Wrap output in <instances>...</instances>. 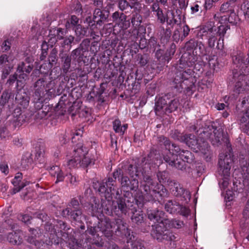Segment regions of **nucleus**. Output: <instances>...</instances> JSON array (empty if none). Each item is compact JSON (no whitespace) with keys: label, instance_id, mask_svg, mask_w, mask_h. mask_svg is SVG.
I'll list each match as a JSON object with an SVG mask.
<instances>
[{"label":"nucleus","instance_id":"obj_36","mask_svg":"<svg viewBox=\"0 0 249 249\" xmlns=\"http://www.w3.org/2000/svg\"><path fill=\"white\" fill-rule=\"evenodd\" d=\"M186 74L187 73L185 71L178 74L175 78L174 82L175 83L180 84L183 82L184 80L187 79V78L185 77Z\"/></svg>","mask_w":249,"mask_h":249},{"label":"nucleus","instance_id":"obj_17","mask_svg":"<svg viewBox=\"0 0 249 249\" xmlns=\"http://www.w3.org/2000/svg\"><path fill=\"white\" fill-rule=\"evenodd\" d=\"M77 148H82L83 153H85L83 155H82V154L78 155V157H81V162L80 163V166L87 167L91 164L93 161V160L89 157L87 149L86 147H83L81 144H78Z\"/></svg>","mask_w":249,"mask_h":249},{"label":"nucleus","instance_id":"obj_40","mask_svg":"<svg viewBox=\"0 0 249 249\" xmlns=\"http://www.w3.org/2000/svg\"><path fill=\"white\" fill-rule=\"evenodd\" d=\"M121 123L119 120H115L113 123V127L116 133L120 134L121 130Z\"/></svg>","mask_w":249,"mask_h":249},{"label":"nucleus","instance_id":"obj_60","mask_svg":"<svg viewBox=\"0 0 249 249\" xmlns=\"http://www.w3.org/2000/svg\"><path fill=\"white\" fill-rule=\"evenodd\" d=\"M78 22L79 19L77 17H76L75 16H72L71 17V18L70 19V22L72 25L76 27L77 25H79L78 24Z\"/></svg>","mask_w":249,"mask_h":249},{"label":"nucleus","instance_id":"obj_59","mask_svg":"<svg viewBox=\"0 0 249 249\" xmlns=\"http://www.w3.org/2000/svg\"><path fill=\"white\" fill-rule=\"evenodd\" d=\"M215 2L213 0H205L204 8L206 10H209L213 6V3Z\"/></svg>","mask_w":249,"mask_h":249},{"label":"nucleus","instance_id":"obj_51","mask_svg":"<svg viewBox=\"0 0 249 249\" xmlns=\"http://www.w3.org/2000/svg\"><path fill=\"white\" fill-rule=\"evenodd\" d=\"M45 154V151L43 148L39 147L36 150V157L37 159L43 158Z\"/></svg>","mask_w":249,"mask_h":249},{"label":"nucleus","instance_id":"obj_35","mask_svg":"<svg viewBox=\"0 0 249 249\" xmlns=\"http://www.w3.org/2000/svg\"><path fill=\"white\" fill-rule=\"evenodd\" d=\"M75 32L77 36L82 37L86 35L87 29L85 28H82L80 25H78L76 27Z\"/></svg>","mask_w":249,"mask_h":249},{"label":"nucleus","instance_id":"obj_63","mask_svg":"<svg viewBox=\"0 0 249 249\" xmlns=\"http://www.w3.org/2000/svg\"><path fill=\"white\" fill-rule=\"evenodd\" d=\"M183 225V223L181 221L178 220H174L172 221V225L175 228H179Z\"/></svg>","mask_w":249,"mask_h":249},{"label":"nucleus","instance_id":"obj_32","mask_svg":"<svg viewBox=\"0 0 249 249\" xmlns=\"http://www.w3.org/2000/svg\"><path fill=\"white\" fill-rule=\"evenodd\" d=\"M239 19V17L235 13L234 10L230 12V14L228 18V21L229 23L233 25H236L238 23Z\"/></svg>","mask_w":249,"mask_h":249},{"label":"nucleus","instance_id":"obj_37","mask_svg":"<svg viewBox=\"0 0 249 249\" xmlns=\"http://www.w3.org/2000/svg\"><path fill=\"white\" fill-rule=\"evenodd\" d=\"M89 44L90 40L89 39H85L80 44L79 49L83 52H86L88 50Z\"/></svg>","mask_w":249,"mask_h":249},{"label":"nucleus","instance_id":"obj_49","mask_svg":"<svg viewBox=\"0 0 249 249\" xmlns=\"http://www.w3.org/2000/svg\"><path fill=\"white\" fill-rule=\"evenodd\" d=\"M241 9L243 11L245 15L249 14V2L245 1L241 6Z\"/></svg>","mask_w":249,"mask_h":249},{"label":"nucleus","instance_id":"obj_12","mask_svg":"<svg viewBox=\"0 0 249 249\" xmlns=\"http://www.w3.org/2000/svg\"><path fill=\"white\" fill-rule=\"evenodd\" d=\"M202 33V36L208 35V46L210 48L214 47L215 41L217 39L216 35L217 33L215 28L212 27L211 25L210 26H205L200 31Z\"/></svg>","mask_w":249,"mask_h":249},{"label":"nucleus","instance_id":"obj_57","mask_svg":"<svg viewBox=\"0 0 249 249\" xmlns=\"http://www.w3.org/2000/svg\"><path fill=\"white\" fill-rule=\"evenodd\" d=\"M0 170L2 173L6 175L9 172L8 166L5 163H1L0 164Z\"/></svg>","mask_w":249,"mask_h":249},{"label":"nucleus","instance_id":"obj_25","mask_svg":"<svg viewBox=\"0 0 249 249\" xmlns=\"http://www.w3.org/2000/svg\"><path fill=\"white\" fill-rule=\"evenodd\" d=\"M142 18L139 14H136L134 15L131 19V23L135 28L139 26L142 22ZM132 34L135 37H137L139 35V31L135 28L132 31Z\"/></svg>","mask_w":249,"mask_h":249},{"label":"nucleus","instance_id":"obj_48","mask_svg":"<svg viewBox=\"0 0 249 249\" xmlns=\"http://www.w3.org/2000/svg\"><path fill=\"white\" fill-rule=\"evenodd\" d=\"M249 119V107L247 109L246 112L242 117L240 121L242 123L246 122ZM246 127L249 128V121L247 124L246 125Z\"/></svg>","mask_w":249,"mask_h":249},{"label":"nucleus","instance_id":"obj_15","mask_svg":"<svg viewBox=\"0 0 249 249\" xmlns=\"http://www.w3.org/2000/svg\"><path fill=\"white\" fill-rule=\"evenodd\" d=\"M40 236L41 235L39 230L34 229L31 231V235L28 238L27 240L30 244L35 245L38 249H42L44 243L39 240Z\"/></svg>","mask_w":249,"mask_h":249},{"label":"nucleus","instance_id":"obj_21","mask_svg":"<svg viewBox=\"0 0 249 249\" xmlns=\"http://www.w3.org/2000/svg\"><path fill=\"white\" fill-rule=\"evenodd\" d=\"M107 17L108 15L104 14L99 8L94 10L93 19L94 21L96 22L97 24L101 25L102 23L107 19Z\"/></svg>","mask_w":249,"mask_h":249},{"label":"nucleus","instance_id":"obj_53","mask_svg":"<svg viewBox=\"0 0 249 249\" xmlns=\"http://www.w3.org/2000/svg\"><path fill=\"white\" fill-rule=\"evenodd\" d=\"M2 225L4 228H11L14 229L15 228V226L14 224H12V220L8 219L4 221V223H2Z\"/></svg>","mask_w":249,"mask_h":249},{"label":"nucleus","instance_id":"obj_44","mask_svg":"<svg viewBox=\"0 0 249 249\" xmlns=\"http://www.w3.org/2000/svg\"><path fill=\"white\" fill-rule=\"evenodd\" d=\"M131 4L126 0H120L119 2V7L122 11H124L128 7H130Z\"/></svg>","mask_w":249,"mask_h":249},{"label":"nucleus","instance_id":"obj_16","mask_svg":"<svg viewBox=\"0 0 249 249\" xmlns=\"http://www.w3.org/2000/svg\"><path fill=\"white\" fill-rule=\"evenodd\" d=\"M15 100L18 105L26 108L28 106L30 98L25 92L19 90L16 94Z\"/></svg>","mask_w":249,"mask_h":249},{"label":"nucleus","instance_id":"obj_41","mask_svg":"<svg viewBox=\"0 0 249 249\" xmlns=\"http://www.w3.org/2000/svg\"><path fill=\"white\" fill-rule=\"evenodd\" d=\"M132 220L136 223H141L143 221V216L140 213H134L131 217Z\"/></svg>","mask_w":249,"mask_h":249},{"label":"nucleus","instance_id":"obj_6","mask_svg":"<svg viewBox=\"0 0 249 249\" xmlns=\"http://www.w3.org/2000/svg\"><path fill=\"white\" fill-rule=\"evenodd\" d=\"M166 96L159 98L155 104V111L158 112L171 113L176 110L179 105V100L174 99L167 101Z\"/></svg>","mask_w":249,"mask_h":249},{"label":"nucleus","instance_id":"obj_8","mask_svg":"<svg viewBox=\"0 0 249 249\" xmlns=\"http://www.w3.org/2000/svg\"><path fill=\"white\" fill-rule=\"evenodd\" d=\"M191 153L188 150H182L180 153H179L178 156L182 161H178L177 159L176 160L168 159L166 157H164V160L172 166L175 167L178 169H182L184 168V165L183 164V162H189L191 157Z\"/></svg>","mask_w":249,"mask_h":249},{"label":"nucleus","instance_id":"obj_29","mask_svg":"<svg viewBox=\"0 0 249 249\" xmlns=\"http://www.w3.org/2000/svg\"><path fill=\"white\" fill-rule=\"evenodd\" d=\"M233 5L234 4L229 0L228 1L224 2L221 5L220 10L222 13L231 12L232 10H234Z\"/></svg>","mask_w":249,"mask_h":249},{"label":"nucleus","instance_id":"obj_43","mask_svg":"<svg viewBox=\"0 0 249 249\" xmlns=\"http://www.w3.org/2000/svg\"><path fill=\"white\" fill-rule=\"evenodd\" d=\"M139 0H131V9H134L135 10L140 11L142 9V4L138 1Z\"/></svg>","mask_w":249,"mask_h":249},{"label":"nucleus","instance_id":"obj_13","mask_svg":"<svg viewBox=\"0 0 249 249\" xmlns=\"http://www.w3.org/2000/svg\"><path fill=\"white\" fill-rule=\"evenodd\" d=\"M120 182L121 187L124 189H130L131 190L136 191L139 187V181L137 178L132 179L130 181L127 177L123 175H122Z\"/></svg>","mask_w":249,"mask_h":249},{"label":"nucleus","instance_id":"obj_34","mask_svg":"<svg viewBox=\"0 0 249 249\" xmlns=\"http://www.w3.org/2000/svg\"><path fill=\"white\" fill-rule=\"evenodd\" d=\"M156 14L158 20L160 23L164 24L167 19V15L163 14L162 9L159 11H157Z\"/></svg>","mask_w":249,"mask_h":249},{"label":"nucleus","instance_id":"obj_61","mask_svg":"<svg viewBox=\"0 0 249 249\" xmlns=\"http://www.w3.org/2000/svg\"><path fill=\"white\" fill-rule=\"evenodd\" d=\"M10 42L8 40H5L2 43L1 47L3 51H7L10 48Z\"/></svg>","mask_w":249,"mask_h":249},{"label":"nucleus","instance_id":"obj_30","mask_svg":"<svg viewBox=\"0 0 249 249\" xmlns=\"http://www.w3.org/2000/svg\"><path fill=\"white\" fill-rule=\"evenodd\" d=\"M66 217H67V216ZM68 217L78 222L81 221V218L82 217V212L79 209L72 210L71 213H70L69 215L68 216Z\"/></svg>","mask_w":249,"mask_h":249},{"label":"nucleus","instance_id":"obj_47","mask_svg":"<svg viewBox=\"0 0 249 249\" xmlns=\"http://www.w3.org/2000/svg\"><path fill=\"white\" fill-rule=\"evenodd\" d=\"M190 28L187 25H185L182 27V34L180 36V39L183 40L189 34Z\"/></svg>","mask_w":249,"mask_h":249},{"label":"nucleus","instance_id":"obj_2","mask_svg":"<svg viewBox=\"0 0 249 249\" xmlns=\"http://www.w3.org/2000/svg\"><path fill=\"white\" fill-rule=\"evenodd\" d=\"M164 213L158 210H149L147 212L148 218L159 223L155 226L152 232L153 237L159 241L164 240H173L174 235L167 230L164 224H167L169 220L164 217Z\"/></svg>","mask_w":249,"mask_h":249},{"label":"nucleus","instance_id":"obj_22","mask_svg":"<svg viewBox=\"0 0 249 249\" xmlns=\"http://www.w3.org/2000/svg\"><path fill=\"white\" fill-rule=\"evenodd\" d=\"M116 230L120 232L122 235L125 236L130 235L129 231L126 226V223L121 219H117L115 220Z\"/></svg>","mask_w":249,"mask_h":249},{"label":"nucleus","instance_id":"obj_56","mask_svg":"<svg viewBox=\"0 0 249 249\" xmlns=\"http://www.w3.org/2000/svg\"><path fill=\"white\" fill-rule=\"evenodd\" d=\"M51 32H53V35L56 36L57 39L60 40L62 39V36H60V33H63L62 29L61 28H58L57 29H53L51 30Z\"/></svg>","mask_w":249,"mask_h":249},{"label":"nucleus","instance_id":"obj_42","mask_svg":"<svg viewBox=\"0 0 249 249\" xmlns=\"http://www.w3.org/2000/svg\"><path fill=\"white\" fill-rule=\"evenodd\" d=\"M67 177V181L69 182L72 185H76L77 180V178L75 176H72L71 174H66Z\"/></svg>","mask_w":249,"mask_h":249},{"label":"nucleus","instance_id":"obj_1","mask_svg":"<svg viewBox=\"0 0 249 249\" xmlns=\"http://www.w3.org/2000/svg\"><path fill=\"white\" fill-rule=\"evenodd\" d=\"M143 182L142 186L145 194L138 191L135 195V200L138 205L143 204L156 198L159 199L158 196L161 199L167 196V191L163 186L159 184L156 181H153L151 176L146 173H142Z\"/></svg>","mask_w":249,"mask_h":249},{"label":"nucleus","instance_id":"obj_27","mask_svg":"<svg viewBox=\"0 0 249 249\" xmlns=\"http://www.w3.org/2000/svg\"><path fill=\"white\" fill-rule=\"evenodd\" d=\"M45 228L51 235L50 238H52V239L54 238V235L58 237L61 234V233H59V230L57 231L56 228H55V226L51 223H47L45 225Z\"/></svg>","mask_w":249,"mask_h":249},{"label":"nucleus","instance_id":"obj_18","mask_svg":"<svg viewBox=\"0 0 249 249\" xmlns=\"http://www.w3.org/2000/svg\"><path fill=\"white\" fill-rule=\"evenodd\" d=\"M7 239L12 244L19 245L22 242V233L20 231H14L9 233Z\"/></svg>","mask_w":249,"mask_h":249},{"label":"nucleus","instance_id":"obj_3","mask_svg":"<svg viewBox=\"0 0 249 249\" xmlns=\"http://www.w3.org/2000/svg\"><path fill=\"white\" fill-rule=\"evenodd\" d=\"M198 139L191 134H185L180 137V140L184 142L195 152H201L206 154L209 151V145L206 140L210 137V133L203 130L200 132Z\"/></svg>","mask_w":249,"mask_h":249},{"label":"nucleus","instance_id":"obj_11","mask_svg":"<svg viewBox=\"0 0 249 249\" xmlns=\"http://www.w3.org/2000/svg\"><path fill=\"white\" fill-rule=\"evenodd\" d=\"M248 78V76L247 75L240 73V75L238 76V81L235 85L233 90L234 94L236 96L242 93L244 91L249 90V85L247 82Z\"/></svg>","mask_w":249,"mask_h":249},{"label":"nucleus","instance_id":"obj_23","mask_svg":"<svg viewBox=\"0 0 249 249\" xmlns=\"http://www.w3.org/2000/svg\"><path fill=\"white\" fill-rule=\"evenodd\" d=\"M172 187L171 188L172 193L175 196H181L184 194H188V192L184 190L180 184L174 182L172 183Z\"/></svg>","mask_w":249,"mask_h":249},{"label":"nucleus","instance_id":"obj_55","mask_svg":"<svg viewBox=\"0 0 249 249\" xmlns=\"http://www.w3.org/2000/svg\"><path fill=\"white\" fill-rule=\"evenodd\" d=\"M200 9V6L198 4V2L197 1L194 3L193 5L191 6V10L192 14H195L198 12Z\"/></svg>","mask_w":249,"mask_h":249},{"label":"nucleus","instance_id":"obj_5","mask_svg":"<svg viewBox=\"0 0 249 249\" xmlns=\"http://www.w3.org/2000/svg\"><path fill=\"white\" fill-rule=\"evenodd\" d=\"M52 84L51 82L47 81L46 78L38 79L34 85L35 99L39 102L50 99L53 94Z\"/></svg>","mask_w":249,"mask_h":249},{"label":"nucleus","instance_id":"obj_50","mask_svg":"<svg viewBox=\"0 0 249 249\" xmlns=\"http://www.w3.org/2000/svg\"><path fill=\"white\" fill-rule=\"evenodd\" d=\"M56 54L57 51L55 50H53L49 56V61L50 63L53 64V63L56 62Z\"/></svg>","mask_w":249,"mask_h":249},{"label":"nucleus","instance_id":"obj_46","mask_svg":"<svg viewBox=\"0 0 249 249\" xmlns=\"http://www.w3.org/2000/svg\"><path fill=\"white\" fill-rule=\"evenodd\" d=\"M18 218L19 220H21L24 223L28 224L30 223V220L31 219V216H29L28 214H20L18 215Z\"/></svg>","mask_w":249,"mask_h":249},{"label":"nucleus","instance_id":"obj_7","mask_svg":"<svg viewBox=\"0 0 249 249\" xmlns=\"http://www.w3.org/2000/svg\"><path fill=\"white\" fill-rule=\"evenodd\" d=\"M115 180L112 178H108L106 182L100 184L98 191L108 201L112 198V196L120 195V191L115 188Z\"/></svg>","mask_w":249,"mask_h":249},{"label":"nucleus","instance_id":"obj_45","mask_svg":"<svg viewBox=\"0 0 249 249\" xmlns=\"http://www.w3.org/2000/svg\"><path fill=\"white\" fill-rule=\"evenodd\" d=\"M130 243V245L132 247L131 249H142V247L140 245V243L138 241H134V242H129L128 241H127V247H129V243ZM123 249H130L129 248L127 249L126 248H124Z\"/></svg>","mask_w":249,"mask_h":249},{"label":"nucleus","instance_id":"obj_62","mask_svg":"<svg viewBox=\"0 0 249 249\" xmlns=\"http://www.w3.org/2000/svg\"><path fill=\"white\" fill-rule=\"evenodd\" d=\"M158 3L159 2H154L152 5L151 9L153 12L156 13L157 11H159L160 10H161V9L160 8V6Z\"/></svg>","mask_w":249,"mask_h":249},{"label":"nucleus","instance_id":"obj_31","mask_svg":"<svg viewBox=\"0 0 249 249\" xmlns=\"http://www.w3.org/2000/svg\"><path fill=\"white\" fill-rule=\"evenodd\" d=\"M127 174L132 179L136 178L139 176L138 168L132 165H130L127 170Z\"/></svg>","mask_w":249,"mask_h":249},{"label":"nucleus","instance_id":"obj_28","mask_svg":"<svg viewBox=\"0 0 249 249\" xmlns=\"http://www.w3.org/2000/svg\"><path fill=\"white\" fill-rule=\"evenodd\" d=\"M62 60L63 62L62 69L63 72L66 73L69 71L71 67V56H69V55L65 54L64 56L62 57Z\"/></svg>","mask_w":249,"mask_h":249},{"label":"nucleus","instance_id":"obj_9","mask_svg":"<svg viewBox=\"0 0 249 249\" xmlns=\"http://www.w3.org/2000/svg\"><path fill=\"white\" fill-rule=\"evenodd\" d=\"M165 210L170 213H179L183 215H186L189 213L188 209L180 205L176 200H169L165 204Z\"/></svg>","mask_w":249,"mask_h":249},{"label":"nucleus","instance_id":"obj_64","mask_svg":"<svg viewBox=\"0 0 249 249\" xmlns=\"http://www.w3.org/2000/svg\"><path fill=\"white\" fill-rule=\"evenodd\" d=\"M160 141L161 142H163L165 146L170 145V142H169V140L167 138H166L164 136H161L160 137Z\"/></svg>","mask_w":249,"mask_h":249},{"label":"nucleus","instance_id":"obj_58","mask_svg":"<svg viewBox=\"0 0 249 249\" xmlns=\"http://www.w3.org/2000/svg\"><path fill=\"white\" fill-rule=\"evenodd\" d=\"M80 51L81 50L79 49V48H77L71 52V54L70 56H71V59H75L80 54Z\"/></svg>","mask_w":249,"mask_h":249},{"label":"nucleus","instance_id":"obj_26","mask_svg":"<svg viewBox=\"0 0 249 249\" xmlns=\"http://www.w3.org/2000/svg\"><path fill=\"white\" fill-rule=\"evenodd\" d=\"M77 209H79L78 201L76 199H72L71 201L70 207L62 211V214L63 216L66 217L67 216L69 215L70 213H71L72 210Z\"/></svg>","mask_w":249,"mask_h":249},{"label":"nucleus","instance_id":"obj_24","mask_svg":"<svg viewBox=\"0 0 249 249\" xmlns=\"http://www.w3.org/2000/svg\"><path fill=\"white\" fill-rule=\"evenodd\" d=\"M112 207L115 212L120 211L122 213H126V205L123 199H120L116 201H113Z\"/></svg>","mask_w":249,"mask_h":249},{"label":"nucleus","instance_id":"obj_52","mask_svg":"<svg viewBox=\"0 0 249 249\" xmlns=\"http://www.w3.org/2000/svg\"><path fill=\"white\" fill-rule=\"evenodd\" d=\"M74 39V37L72 36H66L64 40L63 44L65 45H71V44L73 42Z\"/></svg>","mask_w":249,"mask_h":249},{"label":"nucleus","instance_id":"obj_54","mask_svg":"<svg viewBox=\"0 0 249 249\" xmlns=\"http://www.w3.org/2000/svg\"><path fill=\"white\" fill-rule=\"evenodd\" d=\"M243 215L246 220L249 219V202L247 203L244 209Z\"/></svg>","mask_w":249,"mask_h":249},{"label":"nucleus","instance_id":"obj_38","mask_svg":"<svg viewBox=\"0 0 249 249\" xmlns=\"http://www.w3.org/2000/svg\"><path fill=\"white\" fill-rule=\"evenodd\" d=\"M126 21V16L124 13H121V16L118 21L116 22V24L120 26L121 27L124 28V22Z\"/></svg>","mask_w":249,"mask_h":249},{"label":"nucleus","instance_id":"obj_4","mask_svg":"<svg viewBox=\"0 0 249 249\" xmlns=\"http://www.w3.org/2000/svg\"><path fill=\"white\" fill-rule=\"evenodd\" d=\"M231 161L230 155L223 153L219 154L218 173L221 178L219 181V185L221 190H225L229 185L231 170L230 164Z\"/></svg>","mask_w":249,"mask_h":249},{"label":"nucleus","instance_id":"obj_20","mask_svg":"<svg viewBox=\"0 0 249 249\" xmlns=\"http://www.w3.org/2000/svg\"><path fill=\"white\" fill-rule=\"evenodd\" d=\"M218 30L216 33L220 37L216 48L218 49H222L224 47V36L228 29V26L221 25L218 27Z\"/></svg>","mask_w":249,"mask_h":249},{"label":"nucleus","instance_id":"obj_33","mask_svg":"<svg viewBox=\"0 0 249 249\" xmlns=\"http://www.w3.org/2000/svg\"><path fill=\"white\" fill-rule=\"evenodd\" d=\"M13 97V94L11 92L8 91H4L1 96L0 103L2 105L5 104L7 102H8L11 97Z\"/></svg>","mask_w":249,"mask_h":249},{"label":"nucleus","instance_id":"obj_10","mask_svg":"<svg viewBox=\"0 0 249 249\" xmlns=\"http://www.w3.org/2000/svg\"><path fill=\"white\" fill-rule=\"evenodd\" d=\"M84 153L82 148H77L73 150L72 158L68 160L66 163L64 164V167L66 168V170L68 172V169L71 170L78 167V165L80 166V163L81 162V157H78V155L82 154V155H83Z\"/></svg>","mask_w":249,"mask_h":249},{"label":"nucleus","instance_id":"obj_39","mask_svg":"<svg viewBox=\"0 0 249 249\" xmlns=\"http://www.w3.org/2000/svg\"><path fill=\"white\" fill-rule=\"evenodd\" d=\"M27 78V75L24 73H21L19 76L18 78L17 79V87H19L20 88H22L24 86V82L22 80H25Z\"/></svg>","mask_w":249,"mask_h":249},{"label":"nucleus","instance_id":"obj_14","mask_svg":"<svg viewBox=\"0 0 249 249\" xmlns=\"http://www.w3.org/2000/svg\"><path fill=\"white\" fill-rule=\"evenodd\" d=\"M22 178V174L21 173H18L16 174L14 178L12 180V183L14 186L12 191V194L14 195L16 194L29 184V182L27 181L21 182Z\"/></svg>","mask_w":249,"mask_h":249},{"label":"nucleus","instance_id":"obj_19","mask_svg":"<svg viewBox=\"0 0 249 249\" xmlns=\"http://www.w3.org/2000/svg\"><path fill=\"white\" fill-rule=\"evenodd\" d=\"M49 172L52 176L56 178L55 183L63 181L64 175L62 170L59 166H53L51 167Z\"/></svg>","mask_w":249,"mask_h":249}]
</instances>
